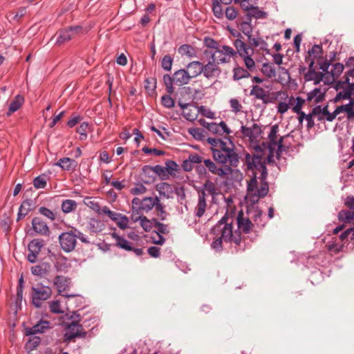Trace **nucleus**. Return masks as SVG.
<instances>
[{
    "instance_id": "nucleus-43",
    "label": "nucleus",
    "mask_w": 354,
    "mask_h": 354,
    "mask_svg": "<svg viewBox=\"0 0 354 354\" xmlns=\"http://www.w3.org/2000/svg\"><path fill=\"white\" fill-rule=\"evenodd\" d=\"M89 124L84 122L77 129V132L80 134V139L84 140L87 138V132L89 131Z\"/></svg>"
},
{
    "instance_id": "nucleus-18",
    "label": "nucleus",
    "mask_w": 354,
    "mask_h": 354,
    "mask_svg": "<svg viewBox=\"0 0 354 354\" xmlns=\"http://www.w3.org/2000/svg\"><path fill=\"white\" fill-rule=\"evenodd\" d=\"M323 53L324 51L322 45L315 44L308 50V56H306L305 61L310 62V59H314L317 62L318 59L323 57Z\"/></svg>"
},
{
    "instance_id": "nucleus-19",
    "label": "nucleus",
    "mask_w": 354,
    "mask_h": 354,
    "mask_svg": "<svg viewBox=\"0 0 354 354\" xmlns=\"http://www.w3.org/2000/svg\"><path fill=\"white\" fill-rule=\"evenodd\" d=\"M206 193L205 191H201L198 192V201L197 205L195 208V215L201 218L202 217L205 212L207 207V203H206Z\"/></svg>"
},
{
    "instance_id": "nucleus-6",
    "label": "nucleus",
    "mask_w": 354,
    "mask_h": 354,
    "mask_svg": "<svg viewBox=\"0 0 354 354\" xmlns=\"http://www.w3.org/2000/svg\"><path fill=\"white\" fill-rule=\"evenodd\" d=\"M58 240L62 250L67 253L73 251L77 243L75 235L73 234L71 230L62 232L59 235Z\"/></svg>"
},
{
    "instance_id": "nucleus-41",
    "label": "nucleus",
    "mask_w": 354,
    "mask_h": 354,
    "mask_svg": "<svg viewBox=\"0 0 354 354\" xmlns=\"http://www.w3.org/2000/svg\"><path fill=\"white\" fill-rule=\"evenodd\" d=\"M203 43L205 46L210 49L209 50H218L220 49V46H221L218 43V41L209 37H206L204 38Z\"/></svg>"
},
{
    "instance_id": "nucleus-51",
    "label": "nucleus",
    "mask_w": 354,
    "mask_h": 354,
    "mask_svg": "<svg viewBox=\"0 0 354 354\" xmlns=\"http://www.w3.org/2000/svg\"><path fill=\"white\" fill-rule=\"evenodd\" d=\"M188 132L192 135L196 140H203L205 139L204 130L200 128H190L188 129Z\"/></svg>"
},
{
    "instance_id": "nucleus-31",
    "label": "nucleus",
    "mask_w": 354,
    "mask_h": 354,
    "mask_svg": "<svg viewBox=\"0 0 354 354\" xmlns=\"http://www.w3.org/2000/svg\"><path fill=\"white\" fill-rule=\"evenodd\" d=\"M44 244L45 243L43 239H35L29 243L28 245V251L39 254Z\"/></svg>"
},
{
    "instance_id": "nucleus-60",
    "label": "nucleus",
    "mask_w": 354,
    "mask_h": 354,
    "mask_svg": "<svg viewBox=\"0 0 354 354\" xmlns=\"http://www.w3.org/2000/svg\"><path fill=\"white\" fill-rule=\"evenodd\" d=\"M247 37H248V41L250 44L249 46H250V48L252 46L257 47L260 44H264L265 46H267V43L264 40H263L261 38H254V37H252V34L247 36Z\"/></svg>"
},
{
    "instance_id": "nucleus-23",
    "label": "nucleus",
    "mask_w": 354,
    "mask_h": 354,
    "mask_svg": "<svg viewBox=\"0 0 354 354\" xmlns=\"http://www.w3.org/2000/svg\"><path fill=\"white\" fill-rule=\"evenodd\" d=\"M156 189L161 196L165 197L167 198H170L174 193L172 186L166 182L157 184Z\"/></svg>"
},
{
    "instance_id": "nucleus-55",
    "label": "nucleus",
    "mask_w": 354,
    "mask_h": 354,
    "mask_svg": "<svg viewBox=\"0 0 354 354\" xmlns=\"http://www.w3.org/2000/svg\"><path fill=\"white\" fill-rule=\"evenodd\" d=\"M102 214L107 215L113 221H117L120 216V213L111 211L107 206L102 207Z\"/></svg>"
},
{
    "instance_id": "nucleus-63",
    "label": "nucleus",
    "mask_w": 354,
    "mask_h": 354,
    "mask_svg": "<svg viewBox=\"0 0 354 354\" xmlns=\"http://www.w3.org/2000/svg\"><path fill=\"white\" fill-rule=\"evenodd\" d=\"M238 12L233 6H228L225 10V15L228 20H234L236 18Z\"/></svg>"
},
{
    "instance_id": "nucleus-35",
    "label": "nucleus",
    "mask_w": 354,
    "mask_h": 354,
    "mask_svg": "<svg viewBox=\"0 0 354 354\" xmlns=\"http://www.w3.org/2000/svg\"><path fill=\"white\" fill-rule=\"evenodd\" d=\"M250 170H256L261 171V176L260 179L261 182L266 181V179L268 176V171H267V167L266 165V161L261 162H257L255 164V166L252 167L251 169H249Z\"/></svg>"
},
{
    "instance_id": "nucleus-48",
    "label": "nucleus",
    "mask_w": 354,
    "mask_h": 354,
    "mask_svg": "<svg viewBox=\"0 0 354 354\" xmlns=\"http://www.w3.org/2000/svg\"><path fill=\"white\" fill-rule=\"evenodd\" d=\"M315 65V60L310 59L309 64H308V71L304 73V80L305 82H310L313 81V76L315 73V68L314 67Z\"/></svg>"
},
{
    "instance_id": "nucleus-44",
    "label": "nucleus",
    "mask_w": 354,
    "mask_h": 354,
    "mask_svg": "<svg viewBox=\"0 0 354 354\" xmlns=\"http://www.w3.org/2000/svg\"><path fill=\"white\" fill-rule=\"evenodd\" d=\"M145 88L149 94H152L156 88V79L154 77L145 79Z\"/></svg>"
},
{
    "instance_id": "nucleus-30",
    "label": "nucleus",
    "mask_w": 354,
    "mask_h": 354,
    "mask_svg": "<svg viewBox=\"0 0 354 354\" xmlns=\"http://www.w3.org/2000/svg\"><path fill=\"white\" fill-rule=\"evenodd\" d=\"M159 202L158 198L156 196L153 197H145L142 199V206L140 207L141 210L149 212Z\"/></svg>"
},
{
    "instance_id": "nucleus-59",
    "label": "nucleus",
    "mask_w": 354,
    "mask_h": 354,
    "mask_svg": "<svg viewBox=\"0 0 354 354\" xmlns=\"http://www.w3.org/2000/svg\"><path fill=\"white\" fill-rule=\"evenodd\" d=\"M198 109V113H200L204 117L209 119H214L215 118V113L210 109H206L204 106H196Z\"/></svg>"
},
{
    "instance_id": "nucleus-28",
    "label": "nucleus",
    "mask_w": 354,
    "mask_h": 354,
    "mask_svg": "<svg viewBox=\"0 0 354 354\" xmlns=\"http://www.w3.org/2000/svg\"><path fill=\"white\" fill-rule=\"evenodd\" d=\"M24 102V97L21 95H17L15 97L13 100L11 102L8 111L7 112L8 115H10L12 113L19 110Z\"/></svg>"
},
{
    "instance_id": "nucleus-57",
    "label": "nucleus",
    "mask_w": 354,
    "mask_h": 354,
    "mask_svg": "<svg viewBox=\"0 0 354 354\" xmlns=\"http://www.w3.org/2000/svg\"><path fill=\"white\" fill-rule=\"evenodd\" d=\"M344 68V66L342 63H336L333 66L332 70L330 71V74L333 77H337L339 76L343 72Z\"/></svg>"
},
{
    "instance_id": "nucleus-47",
    "label": "nucleus",
    "mask_w": 354,
    "mask_h": 354,
    "mask_svg": "<svg viewBox=\"0 0 354 354\" xmlns=\"http://www.w3.org/2000/svg\"><path fill=\"white\" fill-rule=\"evenodd\" d=\"M262 73L269 78L276 76L275 68L268 63H263L261 69Z\"/></svg>"
},
{
    "instance_id": "nucleus-15",
    "label": "nucleus",
    "mask_w": 354,
    "mask_h": 354,
    "mask_svg": "<svg viewBox=\"0 0 354 354\" xmlns=\"http://www.w3.org/2000/svg\"><path fill=\"white\" fill-rule=\"evenodd\" d=\"M50 328V322L48 321L40 320L37 324L32 327L26 328L24 334L26 335H33L37 333H43L46 329Z\"/></svg>"
},
{
    "instance_id": "nucleus-46",
    "label": "nucleus",
    "mask_w": 354,
    "mask_h": 354,
    "mask_svg": "<svg viewBox=\"0 0 354 354\" xmlns=\"http://www.w3.org/2000/svg\"><path fill=\"white\" fill-rule=\"evenodd\" d=\"M165 170L167 174V178L169 175L174 174V171L178 170V165L176 162L169 160L165 162Z\"/></svg>"
},
{
    "instance_id": "nucleus-34",
    "label": "nucleus",
    "mask_w": 354,
    "mask_h": 354,
    "mask_svg": "<svg viewBox=\"0 0 354 354\" xmlns=\"http://www.w3.org/2000/svg\"><path fill=\"white\" fill-rule=\"evenodd\" d=\"M250 76L249 71L243 67H235L233 69V80H239Z\"/></svg>"
},
{
    "instance_id": "nucleus-8",
    "label": "nucleus",
    "mask_w": 354,
    "mask_h": 354,
    "mask_svg": "<svg viewBox=\"0 0 354 354\" xmlns=\"http://www.w3.org/2000/svg\"><path fill=\"white\" fill-rule=\"evenodd\" d=\"M250 95L256 99L261 100L264 105L274 102L277 100L276 96H272L268 91H266L258 85H253Z\"/></svg>"
},
{
    "instance_id": "nucleus-39",
    "label": "nucleus",
    "mask_w": 354,
    "mask_h": 354,
    "mask_svg": "<svg viewBox=\"0 0 354 354\" xmlns=\"http://www.w3.org/2000/svg\"><path fill=\"white\" fill-rule=\"evenodd\" d=\"M221 3L218 0H212V12L217 19H222L224 15Z\"/></svg>"
},
{
    "instance_id": "nucleus-58",
    "label": "nucleus",
    "mask_w": 354,
    "mask_h": 354,
    "mask_svg": "<svg viewBox=\"0 0 354 354\" xmlns=\"http://www.w3.org/2000/svg\"><path fill=\"white\" fill-rule=\"evenodd\" d=\"M161 103L165 108L171 109L175 105L174 100L169 95H165L161 97Z\"/></svg>"
},
{
    "instance_id": "nucleus-10",
    "label": "nucleus",
    "mask_w": 354,
    "mask_h": 354,
    "mask_svg": "<svg viewBox=\"0 0 354 354\" xmlns=\"http://www.w3.org/2000/svg\"><path fill=\"white\" fill-rule=\"evenodd\" d=\"M202 74L208 80L218 77L221 74V68L217 64V62L210 58L207 64H203L202 63Z\"/></svg>"
},
{
    "instance_id": "nucleus-12",
    "label": "nucleus",
    "mask_w": 354,
    "mask_h": 354,
    "mask_svg": "<svg viewBox=\"0 0 354 354\" xmlns=\"http://www.w3.org/2000/svg\"><path fill=\"white\" fill-rule=\"evenodd\" d=\"M32 229L36 234L44 236H49L50 230L46 221L41 217L35 216L32 219Z\"/></svg>"
},
{
    "instance_id": "nucleus-49",
    "label": "nucleus",
    "mask_w": 354,
    "mask_h": 354,
    "mask_svg": "<svg viewBox=\"0 0 354 354\" xmlns=\"http://www.w3.org/2000/svg\"><path fill=\"white\" fill-rule=\"evenodd\" d=\"M252 54V52H249L247 53V55H243L241 56V57L243 58V61H244L245 67L247 68L248 70H249L250 71H252L255 67L254 61L251 57Z\"/></svg>"
},
{
    "instance_id": "nucleus-25",
    "label": "nucleus",
    "mask_w": 354,
    "mask_h": 354,
    "mask_svg": "<svg viewBox=\"0 0 354 354\" xmlns=\"http://www.w3.org/2000/svg\"><path fill=\"white\" fill-rule=\"evenodd\" d=\"M268 183L266 181L262 182L260 188H257L256 192L252 194L253 202H258L260 198L265 197L268 194Z\"/></svg>"
},
{
    "instance_id": "nucleus-29",
    "label": "nucleus",
    "mask_w": 354,
    "mask_h": 354,
    "mask_svg": "<svg viewBox=\"0 0 354 354\" xmlns=\"http://www.w3.org/2000/svg\"><path fill=\"white\" fill-rule=\"evenodd\" d=\"M234 45L240 56L247 55L249 52L253 53V49L240 39H236L234 42Z\"/></svg>"
},
{
    "instance_id": "nucleus-45",
    "label": "nucleus",
    "mask_w": 354,
    "mask_h": 354,
    "mask_svg": "<svg viewBox=\"0 0 354 354\" xmlns=\"http://www.w3.org/2000/svg\"><path fill=\"white\" fill-rule=\"evenodd\" d=\"M266 16V12L260 10L257 7L252 6L248 13L249 19H250L251 17H254L255 19H264Z\"/></svg>"
},
{
    "instance_id": "nucleus-16",
    "label": "nucleus",
    "mask_w": 354,
    "mask_h": 354,
    "mask_svg": "<svg viewBox=\"0 0 354 354\" xmlns=\"http://www.w3.org/2000/svg\"><path fill=\"white\" fill-rule=\"evenodd\" d=\"M35 207V203L31 199H26L22 201L17 214V221L23 219Z\"/></svg>"
},
{
    "instance_id": "nucleus-64",
    "label": "nucleus",
    "mask_w": 354,
    "mask_h": 354,
    "mask_svg": "<svg viewBox=\"0 0 354 354\" xmlns=\"http://www.w3.org/2000/svg\"><path fill=\"white\" fill-rule=\"evenodd\" d=\"M247 189L249 193L255 192L257 189V179L256 172H253V176L248 183Z\"/></svg>"
},
{
    "instance_id": "nucleus-54",
    "label": "nucleus",
    "mask_w": 354,
    "mask_h": 354,
    "mask_svg": "<svg viewBox=\"0 0 354 354\" xmlns=\"http://www.w3.org/2000/svg\"><path fill=\"white\" fill-rule=\"evenodd\" d=\"M71 230L73 234L75 235V239H79L80 241L85 244H91V241L88 240L87 236L84 234L82 232L78 230L77 228L72 227Z\"/></svg>"
},
{
    "instance_id": "nucleus-14",
    "label": "nucleus",
    "mask_w": 354,
    "mask_h": 354,
    "mask_svg": "<svg viewBox=\"0 0 354 354\" xmlns=\"http://www.w3.org/2000/svg\"><path fill=\"white\" fill-rule=\"evenodd\" d=\"M327 91V88H324L323 89L320 87L315 88L307 93L306 100L310 102L314 100L315 104L322 102L325 100Z\"/></svg>"
},
{
    "instance_id": "nucleus-7",
    "label": "nucleus",
    "mask_w": 354,
    "mask_h": 354,
    "mask_svg": "<svg viewBox=\"0 0 354 354\" xmlns=\"http://www.w3.org/2000/svg\"><path fill=\"white\" fill-rule=\"evenodd\" d=\"M264 146H268V142H263L262 146L259 145L253 146L254 153L252 156L250 153L245 154V164L248 169H251L257 162H263L262 160L263 156H264L265 150L268 149V147H264Z\"/></svg>"
},
{
    "instance_id": "nucleus-52",
    "label": "nucleus",
    "mask_w": 354,
    "mask_h": 354,
    "mask_svg": "<svg viewBox=\"0 0 354 354\" xmlns=\"http://www.w3.org/2000/svg\"><path fill=\"white\" fill-rule=\"evenodd\" d=\"M163 82L166 87V90L169 94H171L174 92V77H171L169 74H165L163 76Z\"/></svg>"
},
{
    "instance_id": "nucleus-2",
    "label": "nucleus",
    "mask_w": 354,
    "mask_h": 354,
    "mask_svg": "<svg viewBox=\"0 0 354 354\" xmlns=\"http://www.w3.org/2000/svg\"><path fill=\"white\" fill-rule=\"evenodd\" d=\"M214 160L218 164L224 165L228 162L230 166L236 167L239 162V157L233 148L227 146L222 140H220L218 148L211 147Z\"/></svg>"
},
{
    "instance_id": "nucleus-27",
    "label": "nucleus",
    "mask_w": 354,
    "mask_h": 354,
    "mask_svg": "<svg viewBox=\"0 0 354 354\" xmlns=\"http://www.w3.org/2000/svg\"><path fill=\"white\" fill-rule=\"evenodd\" d=\"M50 268L48 263H42L31 268V273L33 275L43 277L47 274Z\"/></svg>"
},
{
    "instance_id": "nucleus-40",
    "label": "nucleus",
    "mask_w": 354,
    "mask_h": 354,
    "mask_svg": "<svg viewBox=\"0 0 354 354\" xmlns=\"http://www.w3.org/2000/svg\"><path fill=\"white\" fill-rule=\"evenodd\" d=\"M279 131V125L274 124L271 127V130L270 133L268 134L269 142H268V146H277V135Z\"/></svg>"
},
{
    "instance_id": "nucleus-11",
    "label": "nucleus",
    "mask_w": 354,
    "mask_h": 354,
    "mask_svg": "<svg viewBox=\"0 0 354 354\" xmlns=\"http://www.w3.org/2000/svg\"><path fill=\"white\" fill-rule=\"evenodd\" d=\"M205 166L213 174L218 175L220 177H225L232 173V166L226 165L224 167H218L210 159H206L204 161Z\"/></svg>"
},
{
    "instance_id": "nucleus-26",
    "label": "nucleus",
    "mask_w": 354,
    "mask_h": 354,
    "mask_svg": "<svg viewBox=\"0 0 354 354\" xmlns=\"http://www.w3.org/2000/svg\"><path fill=\"white\" fill-rule=\"evenodd\" d=\"M74 37V34L71 33L68 28L63 29L57 32L56 43L62 45Z\"/></svg>"
},
{
    "instance_id": "nucleus-3",
    "label": "nucleus",
    "mask_w": 354,
    "mask_h": 354,
    "mask_svg": "<svg viewBox=\"0 0 354 354\" xmlns=\"http://www.w3.org/2000/svg\"><path fill=\"white\" fill-rule=\"evenodd\" d=\"M204 55L212 60L217 62V64L229 63L231 58L236 55V52L230 46L221 45L220 49L216 50H205Z\"/></svg>"
},
{
    "instance_id": "nucleus-24",
    "label": "nucleus",
    "mask_w": 354,
    "mask_h": 354,
    "mask_svg": "<svg viewBox=\"0 0 354 354\" xmlns=\"http://www.w3.org/2000/svg\"><path fill=\"white\" fill-rule=\"evenodd\" d=\"M144 170L145 171H153V173L156 175H158L161 180H166L167 179V176L165 170V167L157 165L156 166H151V165H145L144 166Z\"/></svg>"
},
{
    "instance_id": "nucleus-50",
    "label": "nucleus",
    "mask_w": 354,
    "mask_h": 354,
    "mask_svg": "<svg viewBox=\"0 0 354 354\" xmlns=\"http://www.w3.org/2000/svg\"><path fill=\"white\" fill-rule=\"evenodd\" d=\"M84 203L87 207L95 211L99 214H102V207H100L98 202L95 201H92L89 198H86L84 201Z\"/></svg>"
},
{
    "instance_id": "nucleus-13",
    "label": "nucleus",
    "mask_w": 354,
    "mask_h": 354,
    "mask_svg": "<svg viewBox=\"0 0 354 354\" xmlns=\"http://www.w3.org/2000/svg\"><path fill=\"white\" fill-rule=\"evenodd\" d=\"M241 131L243 136L248 138L251 142L256 140L262 133L261 127L257 123H254L251 127H247L242 125L241 127Z\"/></svg>"
},
{
    "instance_id": "nucleus-4",
    "label": "nucleus",
    "mask_w": 354,
    "mask_h": 354,
    "mask_svg": "<svg viewBox=\"0 0 354 354\" xmlns=\"http://www.w3.org/2000/svg\"><path fill=\"white\" fill-rule=\"evenodd\" d=\"M52 294L49 286L38 284L37 287H32V302L36 308H40L41 301L47 300Z\"/></svg>"
},
{
    "instance_id": "nucleus-61",
    "label": "nucleus",
    "mask_w": 354,
    "mask_h": 354,
    "mask_svg": "<svg viewBox=\"0 0 354 354\" xmlns=\"http://www.w3.org/2000/svg\"><path fill=\"white\" fill-rule=\"evenodd\" d=\"M204 189L202 191L207 192L209 194L214 196L216 194V186L214 183L210 180H207L203 185Z\"/></svg>"
},
{
    "instance_id": "nucleus-53",
    "label": "nucleus",
    "mask_w": 354,
    "mask_h": 354,
    "mask_svg": "<svg viewBox=\"0 0 354 354\" xmlns=\"http://www.w3.org/2000/svg\"><path fill=\"white\" fill-rule=\"evenodd\" d=\"M173 64V58L169 55H165L161 61L162 68L167 71H170Z\"/></svg>"
},
{
    "instance_id": "nucleus-1",
    "label": "nucleus",
    "mask_w": 354,
    "mask_h": 354,
    "mask_svg": "<svg viewBox=\"0 0 354 354\" xmlns=\"http://www.w3.org/2000/svg\"><path fill=\"white\" fill-rule=\"evenodd\" d=\"M236 223L238 229L234 230V218L226 212L212 227L210 233L216 236L211 243V248L213 250L217 252H221L223 250V242L241 246L243 241L241 232L244 234H249L254 224L248 217L244 216L242 210L238 213Z\"/></svg>"
},
{
    "instance_id": "nucleus-42",
    "label": "nucleus",
    "mask_w": 354,
    "mask_h": 354,
    "mask_svg": "<svg viewBox=\"0 0 354 354\" xmlns=\"http://www.w3.org/2000/svg\"><path fill=\"white\" fill-rule=\"evenodd\" d=\"M33 186L35 189H42L46 186V176L41 174L35 177L33 180Z\"/></svg>"
},
{
    "instance_id": "nucleus-5",
    "label": "nucleus",
    "mask_w": 354,
    "mask_h": 354,
    "mask_svg": "<svg viewBox=\"0 0 354 354\" xmlns=\"http://www.w3.org/2000/svg\"><path fill=\"white\" fill-rule=\"evenodd\" d=\"M86 334V331L84 330L82 325L78 323V320H73L67 325V331L64 335V342H69L77 337L84 338Z\"/></svg>"
},
{
    "instance_id": "nucleus-17",
    "label": "nucleus",
    "mask_w": 354,
    "mask_h": 354,
    "mask_svg": "<svg viewBox=\"0 0 354 354\" xmlns=\"http://www.w3.org/2000/svg\"><path fill=\"white\" fill-rule=\"evenodd\" d=\"M191 80L186 69H180L174 73V82L178 86L187 84Z\"/></svg>"
},
{
    "instance_id": "nucleus-9",
    "label": "nucleus",
    "mask_w": 354,
    "mask_h": 354,
    "mask_svg": "<svg viewBox=\"0 0 354 354\" xmlns=\"http://www.w3.org/2000/svg\"><path fill=\"white\" fill-rule=\"evenodd\" d=\"M54 286L57 290V292L59 295H62L64 297L67 299L75 298L78 295H68V294H62V292L66 291L70 286L71 279L62 275H57L55 277L53 281Z\"/></svg>"
},
{
    "instance_id": "nucleus-21",
    "label": "nucleus",
    "mask_w": 354,
    "mask_h": 354,
    "mask_svg": "<svg viewBox=\"0 0 354 354\" xmlns=\"http://www.w3.org/2000/svg\"><path fill=\"white\" fill-rule=\"evenodd\" d=\"M187 71L191 79L194 78L202 74V62L199 61H193L187 65Z\"/></svg>"
},
{
    "instance_id": "nucleus-33",
    "label": "nucleus",
    "mask_w": 354,
    "mask_h": 354,
    "mask_svg": "<svg viewBox=\"0 0 354 354\" xmlns=\"http://www.w3.org/2000/svg\"><path fill=\"white\" fill-rule=\"evenodd\" d=\"M178 53L182 55H186L190 58L196 57L195 48L189 44H183L178 48Z\"/></svg>"
},
{
    "instance_id": "nucleus-38",
    "label": "nucleus",
    "mask_w": 354,
    "mask_h": 354,
    "mask_svg": "<svg viewBox=\"0 0 354 354\" xmlns=\"http://www.w3.org/2000/svg\"><path fill=\"white\" fill-rule=\"evenodd\" d=\"M29 336L30 337L25 345V348L28 351H32L39 345L41 342V339L39 336H37L35 335Z\"/></svg>"
},
{
    "instance_id": "nucleus-22",
    "label": "nucleus",
    "mask_w": 354,
    "mask_h": 354,
    "mask_svg": "<svg viewBox=\"0 0 354 354\" xmlns=\"http://www.w3.org/2000/svg\"><path fill=\"white\" fill-rule=\"evenodd\" d=\"M55 165L60 167L62 169L66 171L75 170L77 166V162L69 158H60Z\"/></svg>"
},
{
    "instance_id": "nucleus-37",
    "label": "nucleus",
    "mask_w": 354,
    "mask_h": 354,
    "mask_svg": "<svg viewBox=\"0 0 354 354\" xmlns=\"http://www.w3.org/2000/svg\"><path fill=\"white\" fill-rule=\"evenodd\" d=\"M77 207V203L71 199H66L62 201L61 208L64 213L68 214L75 210Z\"/></svg>"
},
{
    "instance_id": "nucleus-36",
    "label": "nucleus",
    "mask_w": 354,
    "mask_h": 354,
    "mask_svg": "<svg viewBox=\"0 0 354 354\" xmlns=\"http://www.w3.org/2000/svg\"><path fill=\"white\" fill-rule=\"evenodd\" d=\"M337 216L339 221L344 223H350L353 219H354V210H341L339 212Z\"/></svg>"
},
{
    "instance_id": "nucleus-62",
    "label": "nucleus",
    "mask_w": 354,
    "mask_h": 354,
    "mask_svg": "<svg viewBox=\"0 0 354 354\" xmlns=\"http://www.w3.org/2000/svg\"><path fill=\"white\" fill-rule=\"evenodd\" d=\"M38 211L41 214L49 218L52 221H55L56 218L55 214L47 207H40Z\"/></svg>"
},
{
    "instance_id": "nucleus-32",
    "label": "nucleus",
    "mask_w": 354,
    "mask_h": 354,
    "mask_svg": "<svg viewBox=\"0 0 354 354\" xmlns=\"http://www.w3.org/2000/svg\"><path fill=\"white\" fill-rule=\"evenodd\" d=\"M88 228L91 233H99L103 230L104 224L97 219L91 218L88 224Z\"/></svg>"
},
{
    "instance_id": "nucleus-56",
    "label": "nucleus",
    "mask_w": 354,
    "mask_h": 354,
    "mask_svg": "<svg viewBox=\"0 0 354 354\" xmlns=\"http://www.w3.org/2000/svg\"><path fill=\"white\" fill-rule=\"evenodd\" d=\"M317 63L319 66V69L322 70L323 73H330L328 70L331 64L330 60L323 57L322 59H318Z\"/></svg>"
},
{
    "instance_id": "nucleus-20",
    "label": "nucleus",
    "mask_w": 354,
    "mask_h": 354,
    "mask_svg": "<svg viewBox=\"0 0 354 354\" xmlns=\"http://www.w3.org/2000/svg\"><path fill=\"white\" fill-rule=\"evenodd\" d=\"M178 106L183 110V117L189 121L193 122L196 120L198 117V111L187 109L188 106H190L189 103H183L181 100H179Z\"/></svg>"
}]
</instances>
